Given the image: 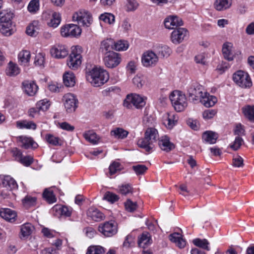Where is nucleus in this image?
Returning <instances> with one entry per match:
<instances>
[{
  "instance_id": "obj_56",
  "label": "nucleus",
  "mask_w": 254,
  "mask_h": 254,
  "mask_svg": "<svg viewBox=\"0 0 254 254\" xmlns=\"http://www.w3.org/2000/svg\"><path fill=\"white\" fill-rule=\"evenodd\" d=\"M126 6L127 11H133L137 8L138 3L136 0H127Z\"/></svg>"
},
{
  "instance_id": "obj_55",
  "label": "nucleus",
  "mask_w": 254,
  "mask_h": 254,
  "mask_svg": "<svg viewBox=\"0 0 254 254\" xmlns=\"http://www.w3.org/2000/svg\"><path fill=\"white\" fill-rule=\"evenodd\" d=\"M133 84L138 88L140 89L145 83V80L142 76H135L132 79Z\"/></svg>"
},
{
  "instance_id": "obj_37",
  "label": "nucleus",
  "mask_w": 254,
  "mask_h": 254,
  "mask_svg": "<svg viewBox=\"0 0 254 254\" xmlns=\"http://www.w3.org/2000/svg\"><path fill=\"white\" fill-rule=\"evenodd\" d=\"M36 202L37 198L30 195H26L22 199V203L23 206L26 209H29L31 207L35 206L36 204Z\"/></svg>"
},
{
  "instance_id": "obj_33",
  "label": "nucleus",
  "mask_w": 254,
  "mask_h": 254,
  "mask_svg": "<svg viewBox=\"0 0 254 254\" xmlns=\"http://www.w3.org/2000/svg\"><path fill=\"white\" fill-rule=\"evenodd\" d=\"M40 29L38 21H33L26 28V32L30 36H36L39 33Z\"/></svg>"
},
{
  "instance_id": "obj_17",
  "label": "nucleus",
  "mask_w": 254,
  "mask_h": 254,
  "mask_svg": "<svg viewBox=\"0 0 254 254\" xmlns=\"http://www.w3.org/2000/svg\"><path fill=\"white\" fill-rule=\"evenodd\" d=\"M55 213L54 215L57 216L70 217L72 212V208L65 205H56L53 208Z\"/></svg>"
},
{
  "instance_id": "obj_47",
  "label": "nucleus",
  "mask_w": 254,
  "mask_h": 254,
  "mask_svg": "<svg viewBox=\"0 0 254 254\" xmlns=\"http://www.w3.org/2000/svg\"><path fill=\"white\" fill-rule=\"evenodd\" d=\"M99 19L104 23L109 24H113L115 22V16L111 13L105 12L101 14Z\"/></svg>"
},
{
  "instance_id": "obj_59",
  "label": "nucleus",
  "mask_w": 254,
  "mask_h": 254,
  "mask_svg": "<svg viewBox=\"0 0 254 254\" xmlns=\"http://www.w3.org/2000/svg\"><path fill=\"white\" fill-rule=\"evenodd\" d=\"M39 0H32L28 5V10L30 12H35L39 9Z\"/></svg>"
},
{
  "instance_id": "obj_31",
  "label": "nucleus",
  "mask_w": 254,
  "mask_h": 254,
  "mask_svg": "<svg viewBox=\"0 0 254 254\" xmlns=\"http://www.w3.org/2000/svg\"><path fill=\"white\" fill-rule=\"evenodd\" d=\"M16 127L20 129L26 128L35 130L37 128L36 124L32 121L27 120L18 121L16 123Z\"/></svg>"
},
{
  "instance_id": "obj_20",
  "label": "nucleus",
  "mask_w": 254,
  "mask_h": 254,
  "mask_svg": "<svg viewBox=\"0 0 254 254\" xmlns=\"http://www.w3.org/2000/svg\"><path fill=\"white\" fill-rule=\"evenodd\" d=\"M87 216L88 218L96 222L101 221L105 218L104 214L94 207H91L88 209Z\"/></svg>"
},
{
  "instance_id": "obj_6",
  "label": "nucleus",
  "mask_w": 254,
  "mask_h": 254,
  "mask_svg": "<svg viewBox=\"0 0 254 254\" xmlns=\"http://www.w3.org/2000/svg\"><path fill=\"white\" fill-rule=\"evenodd\" d=\"M203 93L202 86L196 82L192 83L188 89L189 100L195 104L199 102Z\"/></svg>"
},
{
  "instance_id": "obj_43",
  "label": "nucleus",
  "mask_w": 254,
  "mask_h": 254,
  "mask_svg": "<svg viewBox=\"0 0 254 254\" xmlns=\"http://www.w3.org/2000/svg\"><path fill=\"white\" fill-rule=\"evenodd\" d=\"M83 136L85 139L92 144H96L99 138L95 132L92 130H89L83 134Z\"/></svg>"
},
{
  "instance_id": "obj_41",
  "label": "nucleus",
  "mask_w": 254,
  "mask_h": 254,
  "mask_svg": "<svg viewBox=\"0 0 254 254\" xmlns=\"http://www.w3.org/2000/svg\"><path fill=\"white\" fill-rule=\"evenodd\" d=\"M13 14L11 11L7 10H4L0 12V23H12L11 19Z\"/></svg>"
},
{
  "instance_id": "obj_29",
  "label": "nucleus",
  "mask_w": 254,
  "mask_h": 254,
  "mask_svg": "<svg viewBox=\"0 0 254 254\" xmlns=\"http://www.w3.org/2000/svg\"><path fill=\"white\" fill-rule=\"evenodd\" d=\"M3 188H7L8 190H12L17 188V185L15 181L10 176H7L4 177L2 181Z\"/></svg>"
},
{
  "instance_id": "obj_44",
  "label": "nucleus",
  "mask_w": 254,
  "mask_h": 254,
  "mask_svg": "<svg viewBox=\"0 0 254 254\" xmlns=\"http://www.w3.org/2000/svg\"><path fill=\"white\" fill-rule=\"evenodd\" d=\"M43 196L49 203H53L57 201L53 191L50 189H45L43 193Z\"/></svg>"
},
{
  "instance_id": "obj_34",
  "label": "nucleus",
  "mask_w": 254,
  "mask_h": 254,
  "mask_svg": "<svg viewBox=\"0 0 254 254\" xmlns=\"http://www.w3.org/2000/svg\"><path fill=\"white\" fill-rule=\"evenodd\" d=\"M45 140L48 144L53 146H61L62 145V139L52 134L48 133L46 134Z\"/></svg>"
},
{
  "instance_id": "obj_53",
  "label": "nucleus",
  "mask_w": 254,
  "mask_h": 254,
  "mask_svg": "<svg viewBox=\"0 0 254 254\" xmlns=\"http://www.w3.org/2000/svg\"><path fill=\"white\" fill-rule=\"evenodd\" d=\"M36 105L40 111H45L49 108L50 103L48 99H44L38 101Z\"/></svg>"
},
{
  "instance_id": "obj_14",
  "label": "nucleus",
  "mask_w": 254,
  "mask_h": 254,
  "mask_svg": "<svg viewBox=\"0 0 254 254\" xmlns=\"http://www.w3.org/2000/svg\"><path fill=\"white\" fill-rule=\"evenodd\" d=\"M166 28L168 29H175L178 26L183 25V22L181 18L175 15L169 16L166 17L164 21Z\"/></svg>"
},
{
  "instance_id": "obj_45",
  "label": "nucleus",
  "mask_w": 254,
  "mask_h": 254,
  "mask_svg": "<svg viewBox=\"0 0 254 254\" xmlns=\"http://www.w3.org/2000/svg\"><path fill=\"white\" fill-rule=\"evenodd\" d=\"M157 49L158 56L163 58L168 57L172 52L171 49L166 45L158 46Z\"/></svg>"
},
{
  "instance_id": "obj_50",
  "label": "nucleus",
  "mask_w": 254,
  "mask_h": 254,
  "mask_svg": "<svg viewBox=\"0 0 254 254\" xmlns=\"http://www.w3.org/2000/svg\"><path fill=\"white\" fill-rule=\"evenodd\" d=\"M104 248L100 246H90L86 254H103L105 253Z\"/></svg>"
},
{
  "instance_id": "obj_1",
  "label": "nucleus",
  "mask_w": 254,
  "mask_h": 254,
  "mask_svg": "<svg viewBox=\"0 0 254 254\" xmlns=\"http://www.w3.org/2000/svg\"><path fill=\"white\" fill-rule=\"evenodd\" d=\"M86 77L93 86L99 87L108 81L109 74L105 69L96 67L87 74Z\"/></svg>"
},
{
  "instance_id": "obj_61",
  "label": "nucleus",
  "mask_w": 254,
  "mask_h": 254,
  "mask_svg": "<svg viewBox=\"0 0 254 254\" xmlns=\"http://www.w3.org/2000/svg\"><path fill=\"white\" fill-rule=\"evenodd\" d=\"M243 159L239 155L234 156L232 165L235 167H243L244 165Z\"/></svg>"
},
{
  "instance_id": "obj_38",
  "label": "nucleus",
  "mask_w": 254,
  "mask_h": 254,
  "mask_svg": "<svg viewBox=\"0 0 254 254\" xmlns=\"http://www.w3.org/2000/svg\"><path fill=\"white\" fill-rule=\"evenodd\" d=\"M111 135L118 139H124L126 138L128 132L123 128L117 127L111 131Z\"/></svg>"
},
{
  "instance_id": "obj_13",
  "label": "nucleus",
  "mask_w": 254,
  "mask_h": 254,
  "mask_svg": "<svg viewBox=\"0 0 254 254\" xmlns=\"http://www.w3.org/2000/svg\"><path fill=\"white\" fill-rule=\"evenodd\" d=\"M189 31L184 28L179 27L175 28L171 35V41L175 44H179L188 38Z\"/></svg>"
},
{
  "instance_id": "obj_48",
  "label": "nucleus",
  "mask_w": 254,
  "mask_h": 254,
  "mask_svg": "<svg viewBox=\"0 0 254 254\" xmlns=\"http://www.w3.org/2000/svg\"><path fill=\"white\" fill-rule=\"evenodd\" d=\"M128 43L127 41L119 40L115 42L114 41V48L116 51H126L128 48Z\"/></svg>"
},
{
  "instance_id": "obj_18",
  "label": "nucleus",
  "mask_w": 254,
  "mask_h": 254,
  "mask_svg": "<svg viewBox=\"0 0 254 254\" xmlns=\"http://www.w3.org/2000/svg\"><path fill=\"white\" fill-rule=\"evenodd\" d=\"M158 145L160 148L166 152H170L175 147V144L170 141L168 136L165 135L160 137L158 140Z\"/></svg>"
},
{
  "instance_id": "obj_12",
  "label": "nucleus",
  "mask_w": 254,
  "mask_h": 254,
  "mask_svg": "<svg viewBox=\"0 0 254 254\" xmlns=\"http://www.w3.org/2000/svg\"><path fill=\"white\" fill-rule=\"evenodd\" d=\"M81 33L80 27L73 24H69L61 27V33L64 37H76L79 36Z\"/></svg>"
},
{
  "instance_id": "obj_2",
  "label": "nucleus",
  "mask_w": 254,
  "mask_h": 254,
  "mask_svg": "<svg viewBox=\"0 0 254 254\" xmlns=\"http://www.w3.org/2000/svg\"><path fill=\"white\" fill-rule=\"evenodd\" d=\"M169 98L173 106L177 112L184 111L188 106L187 99L185 94L179 90L173 91Z\"/></svg>"
},
{
  "instance_id": "obj_8",
  "label": "nucleus",
  "mask_w": 254,
  "mask_h": 254,
  "mask_svg": "<svg viewBox=\"0 0 254 254\" xmlns=\"http://www.w3.org/2000/svg\"><path fill=\"white\" fill-rule=\"evenodd\" d=\"M98 230L104 236L109 237L117 233L118 226L117 223L114 221H107L100 224Z\"/></svg>"
},
{
  "instance_id": "obj_35",
  "label": "nucleus",
  "mask_w": 254,
  "mask_h": 254,
  "mask_svg": "<svg viewBox=\"0 0 254 254\" xmlns=\"http://www.w3.org/2000/svg\"><path fill=\"white\" fill-rule=\"evenodd\" d=\"M20 72V69L18 65L12 62L8 63L6 69V73L10 76H14L18 74Z\"/></svg>"
},
{
  "instance_id": "obj_54",
  "label": "nucleus",
  "mask_w": 254,
  "mask_h": 254,
  "mask_svg": "<svg viewBox=\"0 0 254 254\" xmlns=\"http://www.w3.org/2000/svg\"><path fill=\"white\" fill-rule=\"evenodd\" d=\"M132 169L137 175L144 174L147 170V167L144 165L137 164L132 166Z\"/></svg>"
},
{
  "instance_id": "obj_24",
  "label": "nucleus",
  "mask_w": 254,
  "mask_h": 254,
  "mask_svg": "<svg viewBox=\"0 0 254 254\" xmlns=\"http://www.w3.org/2000/svg\"><path fill=\"white\" fill-rule=\"evenodd\" d=\"M34 226L30 223H26L21 226L20 238H27L34 230Z\"/></svg>"
},
{
  "instance_id": "obj_22",
  "label": "nucleus",
  "mask_w": 254,
  "mask_h": 254,
  "mask_svg": "<svg viewBox=\"0 0 254 254\" xmlns=\"http://www.w3.org/2000/svg\"><path fill=\"white\" fill-rule=\"evenodd\" d=\"M217 98L210 95L207 92H204L200 99L199 102H201L205 107L209 108L213 106L217 102Z\"/></svg>"
},
{
  "instance_id": "obj_10",
  "label": "nucleus",
  "mask_w": 254,
  "mask_h": 254,
  "mask_svg": "<svg viewBox=\"0 0 254 254\" xmlns=\"http://www.w3.org/2000/svg\"><path fill=\"white\" fill-rule=\"evenodd\" d=\"M62 101L68 113L74 112L77 107L78 100L72 93H68L64 94L63 97Z\"/></svg>"
},
{
  "instance_id": "obj_19",
  "label": "nucleus",
  "mask_w": 254,
  "mask_h": 254,
  "mask_svg": "<svg viewBox=\"0 0 254 254\" xmlns=\"http://www.w3.org/2000/svg\"><path fill=\"white\" fill-rule=\"evenodd\" d=\"M23 89L28 96H34L38 91V87L34 82L28 80L22 82Z\"/></svg>"
},
{
  "instance_id": "obj_11",
  "label": "nucleus",
  "mask_w": 254,
  "mask_h": 254,
  "mask_svg": "<svg viewBox=\"0 0 254 254\" xmlns=\"http://www.w3.org/2000/svg\"><path fill=\"white\" fill-rule=\"evenodd\" d=\"M159 61L158 56L152 51L148 50L144 52L141 57L142 65L146 67L155 66Z\"/></svg>"
},
{
  "instance_id": "obj_57",
  "label": "nucleus",
  "mask_w": 254,
  "mask_h": 254,
  "mask_svg": "<svg viewBox=\"0 0 254 254\" xmlns=\"http://www.w3.org/2000/svg\"><path fill=\"white\" fill-rule=\"evenodd\" d=\"M103 199L111 203H114L118 200L119 197L118 195L114 193L108 191L104 194Z\"/></svg>"
},
{
  "instance_id": "obj_62",
  "label": "nucleus",
  "mask_w": 254,
  "mask_h": 254,
  "mask_svg": "<svg viewBox=\"0 0 254 254\" xmlns=\"http://www.w3.org/2000/svg\"><path fill=\"white\" fill-rule=\"evenodd\" d=\"M243 142V140L242 137L238 136L235 138L234 141L230 146L234 150H237L240 148Z\"/></svg>"
},
{
  "instance_id": "obj_64",
  "label": "nucleus",
  "mask_w": 254,
  "mask_h": 254,
  "mask_svg": "<svg viewBox=\"0 0 254 254\" xmlns=\"http://www.w3.org/2000/svg\"><path fill=\"white\" fill-rule=\"evenodd\" d=\"M135 239L130 235H127L125 242H124L123 246L125 247L129 248L132 247L134 245Z\"/></svg>"
},
{
  "instance_id": "obj_49",
  "label": "nucleus",
  "mask_w": 254,
  "mask_h": 254,
  "mask_svg": "<svg viewBox=\"0 0 254 254\" xmlns=\"http://www.w3.org/2000/svg\"><path fill=\"white\" fill-rule=\"evenodd\" d=\"M12 23H0V32L4 35L10 36L12 34V29H11Z\"/></svg>"
},
{
  "instance_id": "obj_15",
  "label": "nucleus",
  "mask_w": 254,
  "mask_h": 254,
  "mask_svg": "<svg viewBox=\"0 0 254 254\" xmlns=\"http://www.w3.org/2000/svg\"><path fill=\"white\" fill-rule=\"evenodd\" d=\"M222 52L224 59L228 61H232L235 57L233 44L231 42L223 44Z\"/></svg>"
},
{
  "instance_id": "obj_27",
  "label": "nucleus",
  "mask_w": 254,
  "mask_h": 254,
  "mask_svg": "<svg viewBox=\"0 0 254 254\" xmlns=\"http://www.w3.org/2000/svg\"><path fill=\"white\" fill-rule=\"evenodd\" d=\"M63 82L67 87H73L75 84L74 74L70 71H66L63 75Z\"/></svg>"
},
{
  "instance_id": "obj_30",
  "label": "nucleus",
  "mask_w": 254,
  "mask_h": 254,
  "mask_svg": "<svg viewBox=\"0 0 254 254\" xmlns=\"http://www.w3.org/2000/svg\"><path fill=\"white\" fill-rule=\"evenodd\" d=\"M214 7L218 11L226 10L232 5V0H215Z\"/></svg>"
},
{
  "instance_id": "obj_46",
  "label": "nucleus",
  "mask_w": 254,
  "mask_h": 254,
  "mask_svg": "<svg viewBox=\"0 0 254 254\" xmlns=\"http://www.w3.org/2000/svg\"><path fill=\"white\" fill-rule=\"evenodd\" d=\"M61 18L59 13L54 12L52 14V18L48 22V25L50 27L53 28L57 27L61 23Z\"/></svg>"
},
{
  "instance_id": "obj_39",
  "label": "nucleus",
  "mask_w": 254,
  "mask_h": 254,
  "mask_svg": "<svg viewBox=\"0 0 254 254\" xmlns=\"http://www.w3.org/2000/svg\"><path fill=\"white\" fill-rule=\"evenodd\" d=\"M150 236L149 233L144 232L138 239V245L139 247L145 248L150 243Z\"/></svg>"
},
{
  "instance_id": "obj_21",
  "label": "nucleus",
  "mask_w": 254,
  "mask_h": 254,
  "mask_svg": "<svg viewBox=\"0 0 254 254\" xmlns=\"http://www.w3.org/2000/svg\"><path fill=\"white\" fill-rule=\"evenodd\" d=\"M0 216L7 221L12 223L16 220L17 213L11 209L3 208L0 210Z\"/></svg>"
},
{
  "instance_id": "obj_36",
  "label": "nucleus",
  "mask_w": 254,
  "mask_h": 254,
  "mask_svg": "<svg viewBox=\"0 0 254 254\" xmlns=\"http://www.w3.org/2000/svg\"><path fill=\"white\" fill-rule=\"evenodd\" d=\"M202 139L209 144H214L218 138L217 134L212 131H206L202 134Z\"/></svg>"
},
{
  "instance_id": "obj_16",
  "label": "nucleus",
  "mask_w": 254,
  "mask_h": 254,
  "mask_svg": "<svg viewBox=\"0 0 254 254\" xmlns=\"http://www.w3.org/2000/svg\"><path fill=\"white\" fill-rule=\"evenodd\" d=\"M52 56L57 59L65 58L68 55V50L65 46L56 45L51 49Z\"/></svg>"
},
{
  "instance_id": "obj_52",
  "label": "nucleus",
  "mask_w": 254,
  "mask_h": 254,
  "mask_svg": "<svg viewBox=\"0 0 254 254\" xmlns=\"http://www.w3.org/2000/svg\"><path fill=\"white\" fill-rule=\"evenodd\" d=\"M193 243L196 246L209 251V243L206 239H195L193 240Z\"/></svg>"
},
{
  "instance_id": "obj_7",
  "label": "nucleus",
  "mask_w": 254,
  "mask_h": 254,
  "mask_svg": "<svg viewBox=\"0 0 254 254\" xmlns=\"http://www.w3.org/2000/svg\"><path fill=\"white\" fill-rule=\"evenodd\" d=\"M103 61L106 67L111 68L116 67L121 62V55L115 52L109 51L105 54Z\"/></svg>"
},
{
  "instance_id": "obj_4",
  "label": "nucleus",
  "mask_w": 254,
  "mask_h": 254,
  "mask_svg": "<svg viewBox=\"0 0 254 254\" xmlns=\"http://www.w3.org/2000/svg\"><path fill=\"white\" fill-rule=\"evenodd\" d=\"M81 48L77 46L71 48V52L67 61L68 67L73 70L77 69L81 64Z\"/></svg>"
},
{
  "instance_id": "obj_5",
  "label": "nucleus",
  "mask_w": 254,
  "mask_h": 254,
  "mask_svg": "<svg viewBox=\"0 0 254 254\" xmlns=\"http://www.w3.org/2000/svg\"><path fill=\"white\" fill-rule=\"evenodd\" d=\"M233 80L237 85L243 88H250L252 86L250 75L243 70H238L234 73Z\"/></svg>"
},
{
  "instance_id": "obj_28",
  "label": "nucleus",
  "mask_w": 254,
  "mask_h": 254,
  "mask_svg": "<svg viewBox=\"0 0 254 254\" xmlns=\"http://www.w3.org/2000/svg\"><path fill=\"white\" fill-rule=\"evenodd\" d=\"M144 136L151 141L153 145L157 141L159 137L157 129L153 127L148 128L145 131Z\"/></svg>"
},
{
  "instance_id": "obj_23",
  "label": "nucleus",
  "mask_w": 254,
  "mask_h": 254,
  "mask_svg": "<svg viewBox=\"0 0 254 254\" xmlns=\"http://www.w3.org/2000/svg\"><path fill=\"white\" fill-rule=\"evenodd\" d=\"M170 240L174 243L180 249L185 248L186 245V242L183 238L182 235L179 233H174L169 235Z\"/></svg>"
},
{
  "instance_id": "obj_42",
  "label": "nucleus",
  "mask_w": 254,
  "mask_h": 254,
  "mask_svg": "<svg viewBox=\"0 0 254 254\" xmlns=\"http://www.w3.org/2000/svg\"><path fill=\"white\" fill-rule=\"evenodd\" d=\"M31 58L30 52L27 50H22L18 55V61L21 64L25 65L29 63Z\"/></svg>"
},
{
  "instance_id": "obj_26",
  "label": "nucleus",
  "mask_w": 254,
  "mask_h": 254,
  "mask_svg": "<svg viewBox=\"0 0 254 254\" xmlns=\"http://www.w3.org/2000/svg\"><path fill=\"white\" fill-rule=\"evenodd\" d=\"M137 145L139 147L144 149L145 151L148 153H150L154 147V145L145 136L144 137L138 139Z\"/></svg>"
},
{
  "instance_id": "obj_3",
  "label": "nucleus",
  "mask_w": 254,
  "mask_h": 254,
  "mask_svg": "<svg viewBox=\"0 0 254 254\" xmlns=\"http://www.w3.org/2000/svg\"><path fill=\"white\" fill-rule=\"evenodd\" d=\"M146 98L137 94H130L127 96L124 101L123 106L127 109H131L134 106L137 109H140L146 104Z\"/></svg>"
},
{
  "instance_id": "obj_51",
  "label": "nucleus",
  "mask_w": 254,
  "mask_h": 254,
  "mask_svg": "<svg viewBox=\"0 0 254 254\" xmlns=\"http://www.w3.org/2000/svg\"><path fill=\"white\" fill-rule=\"evenodd\" d=\"M122 170V166L120 163L114 161L113 162L109 167V174L112 176L118 172H120Z\"/></svg>"
},
{
  "instance_id": "obj_32",
  "label": "nucleus",
  "mask_w": 254,
  "mask_h": 254,
  "mask_svg": "<svg viewBox=\"0 0 254 254\" xmlns=\"http://www.w3.org/2000/svg\"><path fill=\"white\" fill-rule=\"evenodd\" d=\"M114 40L112 39L109 38L104 40L101 43L100 50L102 53H106L111 50L114 49Z\"/></svg>"
},
{
  "instance_id": "obj_40",
  "label": "nucleus",
  "mask_w": 254,
  "mask_h": 254,
  "mask_svg": "<svg viewBox=\"0 0 254 254\" xmlns=\"http://www.w3.org/2000/svg\"><path fill=\"white\" fill-rule=\"evenodd\" d=\"M244 116L250 121L254 122V106L246 105L242 109Z\"/></svg>"
},
{
  "instance_id": "obj_9",
  "label": "nucleus",
  "mask_w": 254,
  "mask_h": 254,
  "mask_svg": "<svg viewBox=\"0 0 254 254\" xmlns=\"http://www.w3.org/2000/svg\"><path fill=\"white\" fill-rule=\"evenodd\" d=\"M72 20L77 21L78 24L83 26L88 27L92 22V18L89 12L80 10L73 15Z\"/></svg>"
},
{
  "instance_id": "obj_58",
  "label": "nucleus",
  "mask_w": 254,
  "mask_h": 254,
  "mask_svg": "<svg viewBox=\"0 0 254 254\" xmlns=\"http://www.w3.org/2000/svg\"><path fill=\"white\" fill-rule=\"evenodd\" d=\"M126 209L128 212H133L136 210L137 205L136 202H133L130 199H128L125 203Z\"/></svg>"
},
{
  "instance_id": "obj_63",
  "label": "nucleus",
  "mask_w": 254,
  "mask_h": 254,
  "mask_svg": "<svg viewBox=\"0 0 254 254\" xmlns=\"http://www.w3.org/2000/svg\"><path fill=\"white\" fill-rule=\"evenodd\" d=\"M10 152L16 161L19 162L21 159L22 153L18 148L16 147L13 148L11 149Z\"/></svg>"
},
{
  "instance_id": "obj_25",
  "label": "nucleus",
  "mask_w": 254,
  "mask_h": 254,
  "mask_svg": "<svg viewBox=\"0 0 254 254\" xmlns=\"http://www.w3.org/2000/svg\"><path fill=\"white\" fill-rule=\"evenodd\" d=\"M18 139L22 143L21 147L25 149H28L30 147L36 148L38 146L31 137L21 136L18 137Z\"/></svg>"
},
{
  "instance_id": "obj_60",
  "label": "nucleus",
  "mask_w": 254,
  "mask_h": 254,
  "mask_svg": "<svg viewBox=\"0 0 254 254\" xmlns=\"http://www.w3.org/2000/svg\"><path fill=\"white\" fill-rule=\"evenodd\" d=\"M119 191L122 194L127 195L132 192V188L129 184L122 185L119 187Z\"/></svg>"
}]
</instances>
